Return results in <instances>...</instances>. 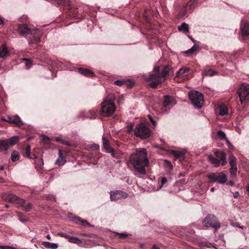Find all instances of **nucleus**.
<instances>
[{
  "label": "nucleus",
  "instance_id": "obj_28",
  "mask_svg": "<svg viewBox=\"0 0 249 249\" xmlns=\"http://www.w3.org/2000/svg\"><path fill=\"white\" fill-rule=\"evenodd\" d=\"M200 47L198 45L195 44L191 48L187 50L185 53L188 54H193L199 51Z\"/></svg>",
  "mask_w": 249,
  "mask_h": 249
},
{
  "label": "nucleus",
  "instance_id": "obj_45",
  "mask_svg": "<svg viewBox=\"0 0 249 249\" xmlns=\"http://www.w3.org/2000/svg\"><path fill=\"white\" fill-rule=\"evenodd\" d=\"M225 142H226V143L227 144L228 147L230 149H233L234 148L233 145L232 144V143L230 142V141L228 139L225 140Z\"/></svg>",
  "mask_w": 249,
  "mask_h": 249
},
{
  "label": "nucleus",
  "instance_id": "obj_41",
  "mask_svg": "<svg viewBox=\"0 0 249 249\" xmlns=\"http://www.w3.org/2000/svg\"><path fill=\"white\" fill-rule=\"evenodd\" d=\"M89 149L91 151H96L99 149V145L96 143H93L90 145Z\"/></svg>",
  "mask_w": 249,
  "mask_h": 249
},
{
  "label": "nucleus",
  "instance_id": "obj_40",
  "mask_svg": "<svg viewBox=\"0 0 249 249\" xmlns=\"http://www.w3.org/2000/svg\"><path fill=\"white\" fill-rule=\"evenodd\" d=\"M196 4H197V1L196 0H191L189 1V5L190 9L192 10V9H194L195 7H196Z\"/></svg>",
  "mask_w": 249,
  "mask_h": 249
},
{
  "label": "nucleus",
  "instance_id": "obj_15",
  "mask_svg": "<svg viewBox=\"0 0 249 249\" xmlns=\"http://www.w3.org/2000/svg\"><path fill=\"white\" fill-rule=\"evenodd\" d=\"M102 141L103 146L106 149L107 152L110 153L111 156L112 157H114V150L110 146L109 141L105 137L104 135L102 137Z\"/></svg>",
  "mask_w": 249,
  "mask_h": 249
},
{
  "label": "nucleus",
  "instance_id": "obj_12",
  "mask_svg": "<svg viewBox=\"0 0 249 249\" xmlns=\"http://www.w3.org/2000/svg\"><path fill=\"white\" fill-rule=\"evenodd\" d=\"M128 196V194L122 191L117 190L110 192V197L111 200H117L125 198Z\"/></svg>",
  "mask_w": 249,
  "mask_h": 249
},
{
  "label": "nucleus",
  "instance_id": "obj_64",
  "mask_svg": "<svg viewBox=\"0 0 249 249\" xmlns=\"http://www.w3.org/2000/svg\"><path fill=\"white\" fill-rule=\"evenodd\" d=\"M247 191L248 192V195L249 196V185L247 186Z\"/></svg>",
  "mask_w": 249,
  "mask_h": 249
},
{
  "label": "nucleus",
  "instance_id": "obj_27",
  "mask_svg": "<svg viewBox=\"0 0 249 249\" xmlns=\"http://www.w3.org/2000/svg\"><path fill=\"white\" fill-rule=\"evenodd\" d=\"M8 53V51L6 44H3L0 48V57L4 58Z\"/></svg>",
  "mask_w": 249,
  "mask_h": 249
},
{
  "label": "nucleus",
  "instance_id": "obj_52",
  "mask_svg": "<svg viewBox=\"0 0 249 249\" xmlns=\"http://www.w3.org/2000/svg\"><path fill=\"white\" fill-rule=\"evenodd\" d=\"M61 143L66 145H70V143L65 140H61Z\"/></svg>",
  "mask_w": 249,
  "mask_h": 249
},
{
  "label": "nucleus",
  "instance_id": "obj_18",
  "mask_svg": "<svg viewBox=\"0 0 249 249\" xmlns=\"http://www.w3.org/2000/svg\"><path fill=\"white\" fill-rule=\"evenodd\" d=\"M172 70V67L168 65L164 67L160 73V77L163 81H164L166 77L169 75L170 71Z\"/></svg>",
  "mask_w": 249,
  "mask_h": 249
},
{
  "label": "nucleus",
  "instance_id": "obj_43",
  "mask_svg": "<svg viewBox=\"0 0 249 249\" xmlns=\"http://www.w3.org/2000/svg\"><path fill=\"white\" fill-rule=\"evenodd\" d=\"M126 83L124 84L127 87L131 88L133 87L134 83L133 82L130 81L129 80H125Z\"/></svg>",
  "mask_w": 249,
  "mask_h": 249
},
{
  "label": "nucleus",
  "instance_id": "obj_23",
  "mask_svg": "<svg viewBox=\"0 0 249 249\" xmlns=\"http://www.w3.org/2000/svg\"><path fill=\"white\" fill-rule=\"evenodd\" d=\"M66 162L61 150L58 151V157L56 160V163L58 165H63Z\"/></svg>",
  "mask_w": 249,
  "mask_h": 249
},
{
  "label": "nucleus",
  "instance_id": "obj_6",
  "mask_svg": "<svg viewBox=\"0 0 249 249\" xmlns=\"http://www.w3.org/2000/svg\"><path fill=\"white\" fill-rule=\"evenodd\" d=\"M189 97L191 101L192 104L197 108L202 107L204 104L203 95L197 91H194L190 92Z\"/></svg>",
  "mask_w": 249,
  "mask_h": 249
},
{
  "label": "nucleus",
  "instance_id": "obj_19",
  "mask_svg": "<svg viewBox=\"0 0 249 249\" xmlns=\"http://www.w3.org/2000/svg\"><path fill=\"white\" fill-rule=\"evenodd\" d=\"M190 69L187 67H184L180 69L176 74L178 77L182 78L187 75V73L190 71Z\"/></svg>",
  "mask_w": 249,
  "mask_h": 249
},
{
  "label": "nucleus",
  "instance_id": "obj_59",
  "mask_svg": "<svg viewBox=\"0 0 249 249\" xmlns=\"http://www.w3.org/2000/svg\"><path fill=\"white\" fill-rule=\"evenodd\" d=\"M123 97H120L119 98V99H118V103L119 104L121 103L122 102V101H123Z\"/></svg>",
  "mask_w": 249,
  "mask_h": 249
},
{
  "label": "nucleus",
  "instance_id": "obj_2",
  "mask_svg": "<svg viewBox=\"0 0 249 249\" xmlns=\"http://www.w3.org/2000/svg\"><path fill=\"white\" fill-rule=\"evenodd\" d=\"M116 110L114 105V95L109 94L102 104L101 114L105 117L111 116Z\"/></svg>",
  "mask_w": 249,
  "mask_h": 249
},
{
  "label": "nucleus",
  "instance_id": "obj_54",
  "mask_svg": "<svg viewBox=\"0 0 249 249\" xmlns=\"http://www.w3.org/2000/svg\"><path fill=\"white\" fill-rule=\"evenodd\" d=\"M38 163L40 164V167L41 166H43L44 164L43 160L42 158L40 159L38 161Z\"/></svg>",
  "mask_w": 249,
  "mask_h": 249
},
{
  "label": "nucleus",
  "instance_id": "obj_8",
  "mask_svg": "<svg viewBox=\"0 0 249 249\" xmlns=\"http://www.w3.org/2000/svg\"><path fill=\"white\" fill-rule=\"evenodd\" d=\"M241 104L249 100V85L243 84L237 91Z\"/></svg>",
  "mask_w": 249,
  "mask_h": 249
},
{
  "label": "nucleus",
  "instance_id": "obj_37",
  "mask_svg": "<svg viewBox=\"0 0 249 249\" xmlns=\"http://www.w3.org/2000/svg\"><path fill=\"white\" fill-rule=\"evenodd\" d=\"M31 146L29 145H28L25 149V155L24 156L26 155V156L30 159H33L32 157H31Z\"/></svg>",
  "mask_w": 249,
  "mask_h": 249
},
{
  "label": "nucleus",
  "instance_id": "obj_3",
  "mask_svg": "<svg viewBox=\"0 0 249 249\" xmlns=\"http://www.w3.org/2000/svg\"><path fill=\"white\" fill-rule=\"evenodd\" d=\"M2 198L11 203L19 205L20 207H22V209L26 212H30L32 209L33 205L31 203L25 204L24 199L18 197L14 194H2Z\"/></svg>",
  "mask_w": 249,
  "mask_h": 249
},
{
  "label": "nucleus",
  "instance_id": "obj_26",
  "mask_svg": "<svg viewBox=\"0 0 249 249\" xmlns=\"http://www.w3.org/2000/svg\"><path fill=\"white\" fill-rule=\"evenodd\" d=\"M6 140L8 142L9 146L10 147L17 144L18 142L19 139L18 136H14L11 137L9 139Z\"/></svg>",
  "mask_w": 249,
  "mask_h": 249
},
{
  "label": "nucleus",
  "instance_id": "obj_61",
  "mask_svg": "<svg viewBox=\"0 0 249 249\" xmlns=\"http://www.w3.org/2000/svg\"><path fill=\"white\" fill-rule=\"evenodd\" d=\"M189 232L190 234H193L195 233V231L193 229L190 230Z\"/></svg>",
  "mask_w": 249,
  "mask_h": 249
},
{
  "label": "nucleus",
  "instance_id": "obj_63",
  "mask_svg": "<svg viewBox=\"0 0 249 249\" xmlns=\"http://www.w3.org/2000/svg\"><path fill=\"white\" fill-rule=\"evenodd\" d=\"M5 182V180L2 178H0V183H3Z\"/></svg>",
  "mask_w": 249,
  "mask_h": 249
},
{
  "label": "nucleus",
  "instance_id": "obj_58",
  "mask_svg": "<svg viewBox=\"0 0 249 249\" xmlns=\"http://www.w3.org/2000/svg\"><path fill=\"white\" fill-rule=\"evenodd\" d=\"M61 140H62V139H61V138L59 137H57L55 138V141L56 142H60L61 143Z\"/></svg>",
  "mask_w": 249,
  "mask_h": 249
},
{
  "label": "nucleus",
  "instance_id": "obj_11",
  "mask_svg": "<svg viewBox=\"0 0 249 249\" xmlns=\"http://www.w3.org/2000/svg\"><path fill=\"white\" fill-rule=\"evenodd\" d=\"M229 162L231 166L230 169L231 175L232 176H236L237 171L236 158L232 154H231L229 157Z\"/></svg>",
  "mask_w": 249,
  "mask_h": 249
},
{
  "label": "nucleus",
  "instance_id": "obj_49",
  "mask_svg": "<svg viewBox=\"0 0 249 249\" xmlns=\"http://www.w3.org/2000/svg\"><path fill=\"white\" fill-rule=\"evenodd\" d=\"M57 235H59V236H60L61 237H65V238H67V239H68L69 237V235H68L66 234H65V233H64L63 232H58L57 233Z\"/></svg>",
  "mask_w": 249,
  "mask_h": 249
},
{
  "label": "nucleus",
  "instance_id": "obj_9",
  "mask_svg": "<svg viewBox=\"0 0 249 249\" xmlns=\"http://www.w3.org/2000/svg\"><path fill=\"white\" fill-rule=\"evenodd\" d=\"M208 178L213 182L224 184L227 180L226 175L223 172L212 173L207 176Z\"/></svg>",
  "mask_w": 249,
  "mask_h": 249
},
{
  "label": "nucleus",
  "instance_id": "obj_4",
  "mask_svg": "<svg viewBox=\"0 0 249 249\" xmlns=\"http://www.w3.org/2000/svg\"><path fill=\"white\" fill-rule=\"evenodd\" d=\"M160 69L159 66H155L153 71L154 73L149 74L147 78V80L151 82L149 84L150 87L156 88L159 84L164 81L160 74Z\"/></svg>",
  "mask_w": 249,
  "mask_h": 249
},
{
  "label": "nucleus",
  "instance_id": "obj_35",
  "mask_svg": "<svg viewBox=\"0 0 249 249\" xmlns=\"http://www.w3.org/2000/svg\"><path fill=\"white\" fill-rule=\"evenodd\" d=\"M219 114L221 116H224L228 114V108L225 105L220 106Z\"/></svg>",
  "mask_w": 249,
  "mask_h": 249
},
{
  "label": "nucleus",
  "instance_id": "obj_10",
  "mask_svg": "<svg viewBox=\"0 0 249 249\" xmlns=\"http://www.w3.org/2000/svg\"><path fill=\"white\" fill-rule=\"evenodd\" d=\"M42 33L37 29H32L28 36L29 43L30 44L37 43L39 40Z\"/></svg>",
  "mask_w": 249,
  "mask_h": 249
},
{
  "label": "nucleus",
  "instance_id": "obj_57",
  "mask_svg": "<svg viewBox=\"0 0 249 249\" xmlns=\"http://www.w3.org/2000/svg\"><path fill=\"white\" fill-rule=\"evenodd\" d=\"M152 249H160L159 247H158L156 245L154 244L152 248Z\"/></svg>",
  "mask_w": 249,
  "mask_h": 249
},
{
  "label": "nucleus",
  "instance_id": "obj_55",
  "mask_svg": "<svg viewBox=\"0 0 249 249\" xmlns=\"http://www.w3.org/2000/svg\"><path fill=\"white\" fill-rule=\"evenodd\" d=\"M47 198L50 200H54L55 199V197L53 195H49V196L47 197Z\"/></svg>",
  "mask_w": 249,
  "mask_h": 249
},
{
  "label": "nucleus",
  "instance_id": "obj_48",
  "mask_svg": "<svg viewBox=\"0 0 249 249\" xmlns=\"http://www.w3.org/2000/svg\"><path fill=\"white\" fill-rule=\"evenodd\" d=\"M167 179L165 177L162 178L161 179V186L160 187V188H161L162 187V186L167 182Z\"/></svg>",
  "mask_w": 249,
  "mask_h": 249
},
{
  "label": "nucleus",
  "instance_id": "obj_29",
  "mask_svg": "<svg viewBox=\"0 0 249 249\" xmlns=\"http://www.w3.org/2000/svg\"><path fill=\"white\" fill-rule=\"evenodd\" d=\"M8 142L6 140H0V151L7 150L9 148Z\"/></svg>",
  "mask_w": 249,
  "mask_h": 249
},
{
  "label": "nucleus",
  "instance_id": "obj_22",
  "mask_svg": "<svg viewBox=\"0 0 249 249\" xmlns=\"http://www.w3.org/2000/svg\"><path fill=\"white\" fill-rule=\"evenodd\" d=\"M42 245L46 248L51 249H56L58 248V245L55 243H51L47 241H43Z\"/></svg>",
  "mask_w": 249,
  "mask_h": 249
},
{
  "label": "nucleus",
  "instance_id": "obj_62",
  "mask_svg": "<svg viewBox=\"0 0 249 249\" xmlns=\"http://www.w3.org/2000/svg\"><path fill=\"white\" fill-rule=\"evenodd\" d=\"M151 123H152V124H153L154 126H156V121H155L154 120H152Z\"/></svg>",
  "mask_w": 249,
  "mask_h": 249
},
{
  "label": "nucleus",
  "instance_id": "obj_38",
  "mask_svg": "<svg viewBox=\"0 0 249 249\" xmlns=\"http://www.w3.org/2000/svg\"><path fill=\"white\" fill-rule=\"evenodd\" d=\"M217 136L221 140H224L225 141L227 139L225 133L220 130L217 132Z\"/></svg>",
  "mask_w": 249,
  "mask_h": 249
},
{
  "label": "nucleus",
  "instance_id": "obj_44",
  "mask_svg": "<svg viewBox=\"0 0 249 249\" xmlns=\"http://www.w3.org/2000/svg\"><path fill=\"white\" fill-rule=\"evenodd\" d=\"M42 141L45 143H49L50 142V138L45 135L42 136Z\"/></svg>",
  "mask_w": 249,
  "mask_h": 249
},
{
  "label": "nucleus",
  "instance_id": "obj_13",
  "mask_svg": "<svg viewBox=\"0 0 249 249\" xmlns=\"http://www.w3.org/2000/svg\"><path fill=\"white\" fill-rule=\"evenodd\" d=\"M32 30L27 25H20L18 27V32L21 36H25L27 38L30 35Z\"/></svg>",
  "mask_w": 249,
  "mask_h": 249
},
{
  "label": "nucleus",
  "instance_id": "obj_32",
  "mask_svg": "<svg viewBox=\"0 0 249 249\" xmlns=\"http://www.w3.org/2000/svg\"><path fill=\"white\" fill-rule=\"evenodd\" d=\"M178 30L184 33H187L189 32V25L185 22H183L180 26H178Z\"/></svg>",
  "mask_w": 249,
  "mask_h": 249
},
{
  "label": "nucleus",
  "instance_id": "obj_20",
  "mask_svg": "<svg viewBox=\"0 0 249 249\" xmlns=\"http://www.w3.org/2000/svg\"><path fill=\"white\" fill-rule=\"evenodd\" d=\"M77 70L81 74L86 76L93 77L94 75L92 71L87 69L78 68Z\"/></svg>",
  "mask_w": 249,
  "mask_h": 249
},
{
  "label": "nucleus",
  "instance_id": "obj_1",
  "mask_svg": "<svg viewBox=\"0 0 249 249\" xmlns=\"http://www.w3.org/2000/svg\"><path fill=\"white\" fill-rule=\"evenodd\" d=\"M129 161L134 170L139 174L144 175L146 174L145 167L148 166L149 161L146 149H136L135 153H132L129 156Z\"/></svg>",
  "mask_w": 249,
  "mask_h": 249
},
{
  "label": "nucleus",
  "instance_id": "obj_51",
  "mask_svg": "<svg viewBox=\"0 0 249 249\" xmlns=\"http://www.w3.org/2000/svg\"><path fill=\"white\" fill-rule=\"evenodd\" d=\"M3 249H17L14 247L9 246H3Z\"/></svg>",
  "mask_w": 249,
  "mask_h": 249
},
{
  "label": "nucleus",
  "instance_id": "obj_50",
  "mask_svg": "<svg viewBox=\"0 0 249 249\" xmlns=\"http://www.w3.org/2000/svg\"><path fill=\"white\" fill-rule=\"evenodd\" d=\"M89 112L91 113V116L89 117L90 118H95V115L96 114V111L95 110H91Z\"/></svg>",
  "mask_w": 249,
  "mask_h": 249
},
{
  "label": "nucleus",
  "instance_id": "obj_33",
  "mask_svg": "<svg viewBox=\"0 0 249 249\" xmlns=\"http://www.w3.org/2000/svg\"><path fill=\"white\" fill-rule=\"evenodd\" d=\"M187 6L186 4H183L181 7V9L179 12V14L180 17H185L187 16Z\"/></svg>",
  "mask_w": 249,
  "mask_h": 249
},
{
  "label": "nucleus",
  "instance_id": "obj_31",
  "mask_svg": "<svg viewBox=\"0 0 249 249\" xmlns=\"http://www.w3.org/2000/svg\"><path fill=\"white\" fill-rule=\"evenodd\" d=\"M12 123L15 124L17 126H21L23 124L21 119L18 115L12 116Z\"/></svg>",
  "mask_w": 249,
  "mask_h": 249
},
{
  "label": "nucleus",
  "instance_id": "obj_21",
  "mask_svg": "<svg viewBox=\"0 0 249 249\" xmlns=\"http://www.w3.org/2000/svg\"><path fill=\"white\" fill-rule=\"evenodd\" d=\"M209 161L213 165L214 167H218L221 163V161L219 160L214 157L212 155L208 156Z\"/></svg>",
  "mask_w": 249,
  "mask_h": 249
},
{
  "label": "nucleus",
  "instance_id": "obj_17",
  "mask_svg": "<svg viewBox=\"0 0 249 249\" xmlns=\"http://www.w3.org/2000/svg\"><path fill=\"white\" fill-rule=\"evenodd\" d=\"M214 153L216 157L221 160V164L222 166H224L227 164V162L226 160V154L224 152L216 150L214 151Z\"/></svg>",
  "mask_w": 249,
  "mask_h": 249
},
{
  "label": "nucleus",
  "instance_id": "obj_60",
  "mask_svg": "<svg viewBox=\"0 0 249 249\" xmlns=\"http://www.w3.org/2000/svg\"><path fill=\"white\" fill-rule=\"evenodd\" d=\"M2 24H3V19L2 18L0 17V25H2Z\"/></svg>",
  "mask_w": 249,
  "mask_h": 249
},
{
  "label": "nucleus",
  "instance_id": "obj_53",
  "mask_svg": "<svg viewBox=\"0 0 249 249\" xmlns=\"http://www.w3.org/2000/svg\"><path fill=\"white\" fill-rule=\"evenodd\" d=\"M239 193L238 192H235L234 194H233V197L234 198H238L239 196Z\"/></svg>",
  "mask_w": 249,
  "mask_h": 249
},
{
  "label": "nucleus",
  "instance_id": "obj_16",
  "mask_svg": "<svg viewBox=\"0 0 249 249\" xmlns=\"http://www.w3.org/2000/svg\"><path fill=\"white\" fill-rule=\"evenodd\" d=\"M68 216L70 218H72V219L74 221L76 224H80L84 226H89V223L86 220L82 219L81 217L79 216H73L72 214L69 213Z\"/></svg>",
  "mask_w": 249,
  "mask_h": 249
},
{
  "label": "nucleus",
  "instance_id": "obj_36",
  "mask_svg": "<svg viewBox=\"0 0 249 249\" xmlns=\"http://www.w3.org/2000/svg\"><path fill=\"white\" fill-rule=\"evenodd\" d=\"M11 160L12 161L15 162L19 160V154L17 151H13L11 156Z\"/></svg>",
  "mask_w": 249,
  "mask_h": 249
},
{
  "label": "nucleus",
  "instance_id": "obj_30",
  "mask_svg": "<svg viewBox=\"0 0 249 249\" xmlns=\"http://www.w3.org/2000/svg\"><path fill=\"white\" fill-rule=\"evenodd\" d=\"M170 152L172 155H173L177 158L183 157L184 155H185V152L182 151L171 150Z\"/></svg>",
  "mask_w": 249,
  "mask_h": 249
},
{
  "label": "nucleus",
  "instance_id": "obj_47",
  "mask_svg": "<svg viewBox=\"0 0 249 249\" xmlns=\"http://www.w3.org/2000/svg\"><path fill=\"white\" fill-rule=\"evenodd\" d=\"M116 233L119 235V238L121 239L125 238L128 236L127 234L124 233L116 232Z\"/></svg>",
  "mask_w": 249,
  "mask_h": 249
},
{
  "label": "nucleus",
  "instance_id": "obj_39",
  "mask_svg": "<svg viewBox=\"0 0 249 249\" xmlns=\"http://www.w3.org/2000/svg\"><path fill=\"white\" fill-rule=\"evenodd\" d=\"M126 83V80L124 79L117 80L114 82V84L119 86L124 85Z\"/></svg>",
  "mask_w": 249,
  "mask_h": 249
},
{
  "label": "nucleus",
  "instance_id": "obj_24",
  "mask_svg": "<svg viewBox=\"0 0 249 249\" xmlns=\"http://www.w3.org/2000/svg\"><path fill=\"white\" fill-rule=\"evenodd\" d=\"M174 100V99L173 97H172L171 96H169L168 95L165 96L164 98V102H163L164 107H166L171 105L173 103Z\"/></svg>",
  "mask_w": 249,
  "mask_h": 249
},
{
  "label": "nucleus",
  "instance_id": "obj_5",
  "mask_svg": "<svg viewBox=\"0 0 249 249\" xmlns=\"http://www.w3.org/2000/svg\"><path fill=\"white\" fill-rule=\"evenodd\" d=\"M150 134L151 132L149 128L143 123L138 124L134 130V135L142 139L149 138Z\"/></svg>",
  "mask_w": 249,
  "mask_h": 249
},
{
  "label": "nucleus",
  "instance_id": "obj_46",
  "mask_svg": "<svg viewBox=\"0 0 249 249\" xmlns=\"http://www.w3.org/2000/svg\"><path fill=\"white\" fill-rule=\"evenodd\" d=\"M2 119L6 122L12 123V116H7L6 118H2Z\"/></svg>",
  "mask_w": 249,
  "mask_h": 249
},
{
  "label": "nucleus",
  "instance_id": "obj_25",
  "mask_svg": "<svg viewBox=\"0 0 249 249\" xmlns=\"http://www.w3.org/2000/svg\"><path fill=\"white\" fill-rule=\"evenodd\" d=\"M218 73L217 71L213 70L212 69H205L202 72L203 75L207 76H213L215 75H217Z\"/></svg>",
  "mask_w": 249,
  "mask_h": 249
},
{
  "label": "nucleus",
  "instance_id": "obj_56",
  "mask_svg": "<svg viewBox=\"0 0 249 249\" xmlns=\"http://www.w3.org/2000/svg\"><path fill=\"white\" fill-rule=\"evenodd\" d=\"M231 225L233 227H237V228H239V225L238 224V223H236H236H232Z\"/></svg>",
  "mask_w": 249,
  "mask_h": 249
},
{
  "label": "nucleus",
  "instance_id": "obj_34",
  "mask_svg": "<svg viewBox=\"0 0 249 249\" xmlns=\"http://www.w3.org/2000/svg\"><path fill=\"white\" fill-rule=\"evenodd\" d=\"M69 242L72 243L79 244L82 243V241L81 240L77 237L70 236L68 238Z\"/></svg>",
  "mask_w": 249,
  "mask_h": 249
},
{
  "label": "nucleus",
  "instance_id": "obj_42",
  "mask_svg": "<svg viewBox=\"0 0 249 249\" xmlns=\"http://www.w3.org/2000/svg\"><path fill=\"white\" fill-rule=\"evenodd\" d=\"M24 60L25 61V65L27 68H30L32 65V61L28 59H24Z\"/></svg>",
  "mask_w": 249,
  "mask_h": 249
},
{
  "label": "nucleus",
  "instance_id": "obj_14",
  "mask_svg": "<svg viewBox=\"0 0 249 249\" xmlns=\"http://www.w3.org/2000/svg\"><path fill=\"white\" fill-rule=\"evenodd\" d=\"M240 32L243 38L249 36V23L247 22H242L240 26Z\"/></svg>",
  "mask_w": 249,
  "mask_h": 249
},
{
  "label": "nucleus",
  "instance_id": "obj_7",
  "mask_svg": "<svg viewBox=\"0 0 249 249\" xmlns=\"http://www.w3.org/2000/svg\"><path fill=\"white\" fill-rule=\"evenodd\" d=\"M203 225L207 227H211L217 230L221 227V224L217 217L213 214H208L203 221Z\"/></svg>",
  "mask_w": 249,
  "mask_h": 249
}]
</instances>
